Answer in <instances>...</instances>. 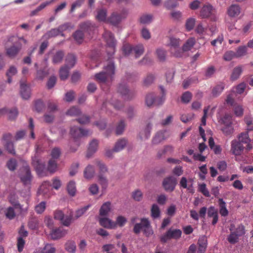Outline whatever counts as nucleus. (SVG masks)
I'll list each match as a JSON object with an SVG mask.
<instances>
[{"mask_svg": "<svg viewBox=\"0 0 253 253\" xmlns=\"http://www.w3.org/2000/svg\"><path fill=\"white\" fill-rule=\"evenodd\" d=\"M61 155V150L60 148L58 147H55L53 148L50 153V156L51 157V159L55 160L59 158Z\"/></svg>", "mask_w": 253, "mask_h": 253, "instance_id": "nucleus-58", "label": "nucleus"}, {"mask_svg": "<svg viewBox=\"0 0 253 253\" xmlns=\"http://www.w3.org/2000/svg\"><path fill=\"white\" fill-rule=\"evenodd\" d=\"M55 249L51 245H46L42 250H39L38 251L35 252L34 253H54Z\"/></svg>", "mask_w": 253, "mask_h": 253, "instance_id": "nucleus-48", "label": "nucleus"}, {"mask_svg": "<svg viewBox=\"0 0 253 253\" xmlns=\"http://www.w3.org/2000/svg\"><path fill=\"white\" fill-rule=\"evenodd\" d=\"M133 230L136 234H139L142 230L146 237L151 236L154 233L150 222L146 218H141L140 223L135 224Z\"/></svg>", "mask_w": 253, "mask_h": 253, "instance_id": "nucleus-3", "label": "nucleus"}, {"mask_svg": "<svg viewBox=\"0 0 253 253\" xmlns=\"http://www.w3.org/2000/svg\"><path fill=\"white\" fill-rule=\"evenodd\" d=\"M89 130L84 129L82 128L76 126H72L70 129V134L73 137L75 141L76 142L77 139L83 136H86L90 134Z\"/></svg>", "mask_w": 253, "mask_h": 253, "instance_id": "nucleus-11", "label": "nucleus"}, {"mask_svg": "<svg viewBox=\"0 0 253 253\" xmlns=\"http://www.w3.org/2000/svg\"><path fill=\"white\" fill-rule=\"evenodd\" d=\"M80 113V110L76 106L72 107L66 112V114L70 116H77L79 115Z\"/></svg>", "mask_w": 253, "mask_h": 253, "instance_id": "nucleus-52", "label": "nucleus"}, {"mask_svg": "<svg viewBox=\"0 0 253 253\" xmlns=\"http://www.w3.org/2000/svg\"><path fill=\"white\" fill-rule=\"evenodd\" d=\"M31 88L30 86L20 81V95L23 99L27 100L31 96Z\"/></svg>", "mask_w": 253, "mask_h": 253, "instance_id": "nucleus-18", "label": "nucleus"}, {"mask_svg": "<svg viewBox=\"0 0 253 253\" xmlns=\"http://www.w3.org/2000/svg\"><path fill=\"white\" fill-rule=\"evenodd\" d=\"M246 152V146L237 141V139H233L231 141L230 152L235 156H241L244 152Z\"/></svg>", "mask_w": 253, "mask_h": 253, "instance_id": "nucleus-10", "label": "nucleus"}, {"mask_svg": "<svg viewBox=\"0 0 253 253\" xmlns=\"http://www.w3.org/2000/svg\"><path fill=\"white\" fill-rule=\"evenodd\" d=\"M216 10L211 4H206L200 11V16L202 18L211 17L213 20H216Z\"/></svg>", "mask_w": 253, "mask_h": 253, "instance_id": "nucleus-6", "label": "nucleus"}, {"mask_svg": "<svg viewBox=\"0 0 253 253\" xmlns=\"http://www.w3.org/2000/svg\"><path fill=\"white\" fill-rule=\"evenodd\" d=\"M94 164L99 169L98 174L103 175L108 171L107 167L102 161L96 159L94 161Z\"/></svg>", "mask_w": 253, "mask_h": 253, "instance_id": "nucleus-27", "label": "nucleus"}, {"mask_svg": "<svg viewBox=\"0 0 253 253\" xmlns=\"http://www.w3.org/2000/svg\"><path fill=\"white\" fill-rule=\"evenodd\" d=\"M243 72V67L241 66H238L235 67L232 71L230 76L231 80L234 81L239 78Z\"/></svg>", "mask_w": 253, "mask_h": 253, "instance_id": "nucleus-30", "label": "nucleus"}, {"mask_svg": "<svg viewBox=\"0 0 253 253\" xmlns=\"http://www.w3.org/2000/svg\"><path fill=\"white\" fill-rule=\"evenodd\" d=\"M20 179L24 185L30 184L31 180L30 169L29 167H24L19 174Z\"/></svg>", "mask_w": 253, "mask_h": 253, "instance_id": "nucleus-12", "label": "nucleus"}, {"mask_svg": "<svg viewBox=\"0 0 253 253\" xmlns=\"http://www.w3.org/2000/svg\"><path fill=\"white\" fill-rule=\"evenodd\" d=\"M51 186V185L49 181L43 182L39 187L38 191V194H42L44 195L47 194Z\"/></svg>", "mask_w": 253, "mask_h": 253, "instance_id": "nucleus-34", "label": "nucleus"}, {"mask_svg": "<svg viewBox=\"0 0 253 253\" xmlns=\"http://www.w3.org/2000/svg\"><path fill=\"white\" fill-rule=\"evenodd\" d=\"M192 94L189 91H186L181 96V101L184 103H189L192 99Z\"/></svg>", "mask_w": 253, "mask_h": 253, "instance_id": "nucleus-64", "label": "nucleus"}, {"mask_svg": "<svg viewBox=\"0 0 253 253\" xmlns=\"http://www.w3.org/2000/svg\"><path fill=\"white\" fill-rule=\"evenodd\" d=\"M68 27V24H65L60 26L58 28L52 29L44 35V37L46 38H50L57 36L61 33L63 31L67 29Z\"/></svg>", "mask_w": 253, "mask_h": 253, "instance_id": "nucleus-14", "label": "nucleus"}, {"mask_svg": "<svg viewBox=\"0 0 253 253\" xmlns=\"http://www.w3.org/2000/svg\"><path fill=\"white\" fill-rule=\"evenodd\" d=\"M70 69L65 66L62 67L59 71V76L61 80L64 81L67 79L69 76Z\"/></svg>", "mask_w": 253, "mask_h": 253, "instance_id": "nucleus-41", "label": "nucleus"}, {"mask_svg": "<svg viewBox=\"0 0 253 253\" xmlns=\"http://www.w3.org/2000/svg\"><path fill=\"white\" fill-rule=\"evenodd\" d=\"M195 43V40L194 38L188 39L185 44L182 46V50L187 51L190 50L194 46Z\"/></svg>", "mask_w": 253, "mask_h": 253, "instance_id": "nucleus-42", "label": "nucleus"}, {"mask_svg": "<svg viewBox=\"0 0 253 253\" xmlns=\"http://www.w3.org/2000/svg\"><path fill=\"white\" fill-rule=\"evenodd\" d=\"M64 53L62 51H58L53 55L52 58V62L54 64L59 63L62 60Z\"/></svg>", "mask_w": 253, "mask_h": 253, "instance_id": "nucleus-43", "label": "nucleus"}, {"mask_svg": "<svg viewBox=\"0 0 253 253\" xmlns=\"http://www.w3.org/2000/svg\"><path fill=\"white\" fill-rule=\"evenodd\" d=\"M127 13L123 12L122 13L118 14L113 13L108 19V21L113 25H118L122 20L126 18Z\"/></svg>", "mask_w": 253, "mask_h": 253, "instance_id": "nucleus-15", "label": "nucleus"}, {"mask_svg": "<svg viewBox=\"0 0 253 253\" xmlns=\"http://www.w3.org/2000/svg\"><path fill=\"white\" fill-rule=\"evenodd\" d=\"M115 74V67L112 62L105 65L102 71L94 75L95 79L102 86L109 85L113 81Z\"/></svg>", "mask_w": 253, "mask_h": 253, "instance_id": "nucleus-1", "label": "nucleus"}, {"mask_svg": "<svg viewBox=\"0 0 253 253\" xmlns=\"http://www.w3.org/2000/svg\"><path fill=\"white\" fill-rule=\"evenodd\" d=\"M219 205V213L223 216H226L228 214V211L226 207V203L222 199L218 200Z\"/></svg>", "mask_w": 253, "mask_h": 253, "instance_id": "nucleus-38", "label": "nucleus"}, {"mask_svg": "<svg viewBox=\"0 0 253 253\" xmlns=\"http://www.w3.org/2000/svg\"><path fill=\"white\" fill-rule=\"evenodd\" d=\"M6 217L9 219H13L15 216V212L12 207H8L5 211Z\"/></svg>", "mask_w": 253, "mask_h": 253, "instance_id": "nucleus-57", "label": "nucleus"}, {"mask_svg": "<svg viewBox=\"0 0 253 253\" xmlns=\"http://www.w3.org/2000/svg\"><path fill=\"white\" fill-rule=\"evenodd\" d=\"M196 19L194 18H188L185 23V28L188 31L192 30L195 25Z\"/></svg>", "mask_w": 253, "mask_h": 253, "instance_id": "nucleus-56", "label": "nucleus"}, {"mask_svg": "<svg viewBox=\"0 0 253 253\" xmlns=\"http://www.w3.org/2000/svg\"><path fill=\"white\" fill-rule=\"evenodd\" d=\"M98 181L101 185L102 189L105 190L108 186V180L106 177L102 174H98Z\"/></svg>", "mask_w": 253, "mask_h": 253, "instance_id": "nucleus-55", "label": "nucleus"}, {"mask_svg": "<svg viewBox=\"0 0 253 253\" xmlns=\"http://www.w3.org/2000/svg\"><path fill=\"white\" fill-rule=\"evenodd\" d=\"M67 234V231L62 228H58L52 229L50 233V236L53 240H57Z\"/></svg>", "mask_w": 253, "mask_h": 253, "instance_id": "nucleus-21", "label": "nucleus"}, {"mask_svg": "<svg viewBox=\"0 0 253 253\" xmlns=\"http://www.w3.org/2000/svg\"><path fill=\"white\" fill-rule=\"evenodd\" d=\"M237 141L243 145L246 144V152L248 153L253 149V145L251 143V139L249 137L248 131L240 133L237 137Z\"/></svg>", "mask_w": 253, "mask_h": 253, "instance_id": "nucleus-8", "label": "nucleus"}, {"mask_svg": "<svg viewBox=\"0 0 253 253\" xmlns=\"http://www.w3.org/2000/svg\"><path fill=\"white\" fill-rule=\"evenodd\" d=\"M192 182L193 180L191 178L187 180L185 177H182L179 181V185L181 187L190 190L192 187Z\"/></svg>", "mask_w": 253, "mask_h": 253, "instance_id": "nucleus-31", "label": "nucleus"}, {"mask_svg": "<svg viewBox=\"0 0 253 253\" xmlns=\"http://www.w3.org/2000/svg\"><path fill=\"white\" fill-rule=\"evenodd\" d=\"M236 58H240L247 54V47L246 45L239 46L235 52Z\"/></svg>", "mask_w": 253, "mask_h": 253, "instance_id": "nucleus-40", "label": "nucleus"}, {"mask_svg": "<svg viewBox=\"0 0 253 253\" xmlns=\"http://www.w3.org/2000/svg\"><path fill=\"white\" fill-rule=\"evenodd\" d=\"M126 125L124 121L121 120L116 127V133L117 135H121L124 131Z\"/></svg>", "mask_w": 253, "mask_h": 253, "instance_id": "nucleus-60", "label": "nucleus"}, {"mask_svg": "<svg viewBox=\"0 0 253 253\" xmlns=\"http://www.w3.org/2000/svg\"><path fill=\"white\" fill-rule=\"evenodd\" d=\"M170 233V236L172 239H178L181 236L182 232L180 229H171L170 228L168 230Z\"/></svg>", "mask_w": 253, "mask_h": 253, "instance_id": "nucleus-47", "label": "nucleus"}, {"mask_svg": "<svg viewBox=\"0 0 253 253\" xmlns=\"http://www.w3.org/2000/svg\"><path fill=\"white\" fill-rule=\"evenodd\" d=\"M181 41L178 38L173 37L169 38V42L168 46L169 48L170 53L175 57H180L182 55V51L180 48Z\"/></svg>", "mask_w": 253, "mask_h": 253, "instance_id": "nucleus-5", "label": "nucleus"}, {"mask_svg": "<svg viewBox=\"0 0 253 253\" xmlns=\"http://www.w3.org/2000/svg\"><path fill=\"white\" fill-rule=\"evenodd\" d=\"M111 210V204L109 202L104 203L99 210V214L101 216H106Z\"/></svg>", "mask_w": 253, "mask_h": 253, "instance_id": "nucleus-29", "label": "nucleus"}, {"mask_svg": "<svg viewBox=\"0 0 253 253\" xmlns=\"http://www.w3.org/2000/svg\"><path fill=\"white\" fill-rule=\"evenodd\" d=\"M3 139L6 141L5 146L7 150V151L12 154H15V151L14 148V145L13 144L9 141V140H11L12 138V135L10 133H6L4 134L3 135Z\"/></svg>", "mask_w": 253, "mask_h": 253, "instance_id": "nucleus-19", "label": "nucleus"}, {"mask_svg": "<svg viewBox=\"0 0 253 253\" xmlns=\"http://www.w3.org/2000/svg\"><path fill=\"white\" fill-rule=\"evenodd\" d=\"M225 85L223 83H220L215 87L212 90L211 94L212 96L217 97L219 95L224 89Z\"/></svg>", "mask_w": 253, "mask_h": 253, "instance_id": "nucleus-37", "label": "nucleus"}, {"mask_svg": "<svg viewBox=\"0 0 253 253\" xmlns=\"http://www.w3.org/2000/svg\"><path fill=\"white\" fill-rule=\"evenodd\" d=\"M198 188L199 191L201 192L204 196L207 197H209L210 196L209 191L207 188L205 183L199 184Z\"/></svg>", "mask_w": 253, "mask_h": 253, "instance_id": "nucleus-63", "label": "nucleus"}, {"mask_svg": "<svg viewBox=\"0 0 253 253\" xmlns=\"http://www.w3.org/2000/svg\"><path fill=\"white\" fill-rule=\"evenodd\" d=\"M151 129L152 125L148 124L145 128L140 132L139 135L140 139L141 140L148 139L150 137Z\"/></svg>", "mask_w": 253, "mask_h": 253, "instance_id": "nucleus-32", "label": "nucleus"}, {"mask_svg": "<svg viewBox=\"0 0 253 253\" xmlns=\"http://www.w3.org/2000/svg\"><path fill=\"white\" fill-rule=\"evenodd\" d=\"M166 130H161L158 131L153 137L152 143L153 144L157 145L167 138L168 136L166 135Z\"/></svg>", "mask_w": 253, "mask_h": 253, "instance_id": "nucleus-20", "label": "nucleus"}, {"mask_svg": "<svg viewBox=\"0 0 253 253\" xmlns=\"http://www.w3.org/2000/svg\"><path fill=\"white\" fill-rule=\"evenodd\" d=\"M156 52L157 57L160 60H165L166 56V51L165 49L161 48H159L156 50Z\"/></svg>", "mask_w": 253, "mask_h": 253, "instance_id": "nucleus-61", "label": "nucleus"}, {"mask_svg": "<svg viewBox=\"0 0 253 253\" xmlns=\"http://www.w3.org/2000/svg\"><path fill=\"white\" fill-rule=\"evenodd\" d=\"M65 249L70 253H75L76 251V245L73 241H68L65 245Z\"/></svg>", "mask_w": 253, "mask_h": 253, "instance_id": "nucleus-50", "label": "nucleus"}, {"mask_svg": "<svg viewBox=\"0 0 253 253\" xmlns=\"http://www.w3.org/2000/svg\"><path fill=\"white\" fill-rule=\"evenodd\" d=\"M80 27L81 30L89 32L94 29L95 26V24H92L90 21H86L81 23Z\"/></svg>", "mask_w": 253, "mask_h": 253, "instance_id": "nucleus-36", "label": "nucleus"}, {"mask_svg": "<svg viewBox=\"0 0 253 253\" xmlns=\"http://www.w3.org/2000/svg\"><path fill=\"white\" fill-rule=\"evenodd\" d=\"M133 51L135 54L136 58H137L143 53L144 46L142 44H138L133 47Z\"/></svg>", "mask_w": 253, "mask_h": 253, "instance_id": "nucleus-53", "label": "nucleus"}, {"mask_svg": "<svg viewBox=\"0 0 253 253\" xmlns=\"http://www.w3.org/2000/svg\"><path fill=\"white\" fill-rule=\"evenodd\" d=\"M118 91L125 99H130L134 96L133 92L130 91L125 84L119 85Z\"/></svg>", "mask_w": 253, "mask_h": 253, "instance_id": "nucleus-16", "label": "nucleus"}, {"mask_svg": "<svg viewBox=\"0 0 253 253\" xmlns=\"http://www.w3.org/2000/svg\"><path fill=\"white\" fill-rule=\"evenodd\" d=\"M177 184V179L173 176H169L165 178L162 182V186L167 192L173 191Z\"/></svg>", "mask_w": 253, "mask_h": 253, "instance_id": "nucleus-9", "label": "nucleus"}, {"mask_svg": "<svg viewBox=\"0 0 253 253\" xmlns=\"http://www.w3.org/2000/svg\"><path fill=\"white\" fill-rule=\"evenodd\" d=\"M127 222V219L125 216L119 215L116 218L115 224V228L119 226L120 227L124 226Z\"/></svg>", "mask_w": 253, "mask_h": 253, "instance_id": "nucleus-49", "label": "nucleus"}, {"mask_svg": "<svg viewBox=\"0 0 253 253\" xmlns=\"http://www.w3.org/2000/svg\"><path fill=\"white\" fill-rule=\"evenodd\" d=\"M99 222L101 226L107 229H115V222L107 217H100L99 219Z\"/></svg>", "mask_w": 253, "mask_h": 253, "instance_id": "nucleus-22", "label": "nucleus"}, {"mask_svg": "<svg viewBox=\"0 0 253 253\" xmlns=\"http://www.w3.org/2000/svg\"><path fill=\"white\" fill-rule=\"evenodd\" d=\"M58 110L57 104L52 102H48L47 104L46 112L49 113L53 114Z\"/></svg>", "mask_w": 253, "mask_h": 253, "instance_id": "nucleus-51", "label": "nucleus"}, {"mask_svg": "<svg viewBox=\"0 0 253 253\" xmlns=\"http://www.w3.org/2000/svg\"><path fill=\"white\" fill-rule=\"evenodd\" d=\"M208 245L207 239L205 236L200 237L198 241V249L197 253H205Z\"/></svg>", "mask_w": 253, "mask_h": 253, "instance_id": "nucleus-23", "label": "nucleus"}, {"mask_svg": "<svg viewBox=\"0 0 253 253\" xmlns=\"http://www.w3.org/2000/svg\"><path fill=\"white\" fill-rule=\"evenodd\" d=\"M229 229L230 231V234L227 237L228 241L232 244L237 243L239 241V238L240 236H243L245 234V226L242 224H240L237 228L233 223L230 225Z\"/></svg>", "mask_w": 253, "mask_h": 253, "instance_id": "nucleus-4", "label": "nucleus"}, {"mask_svg": "<svg viewBox=\"0 0 253 253\" xmlns=\"http://www.w3.org/2000/svg\"><path fill=\"white\" fill-rule=\"evenodd\" d=\"M241 11L240 6L237 4H232L228 8L227 13L231 18L236 17L239 16Z\"/></svg>", "mask_w": 253, "mask_h": 253, "instance_id": "nucleus-17", "label": "nucleus"}, {"mask_svg": "<svg viewBox=\"0 0 253 253\" xmlns=\"http://www.w3.org/2000/svg\"><path fill=\"white\" fill-rule=\"evenodd\" d=\"M127 144V140L124 138L118 140L114 147V151L118 152L123 150Z\"/></svg>", "mask_w": 253, "mask_h": 253, "instance_id": "nucleus-25", "label": "nucleus"}, {"mask_svg": "<svg viewBox=\"0 0 253 253\" xmlns=\"http://www.w3.org/2000/svg\"><path fill=\"white\" fill-rule=\"evenodd\" d=\"M160 214V211L158 205L154 204L151 208V216L153 218L158 217Z\"/></svg>", "mask_w": 253, "mask_h": 253, "instance_id": "nucleus-59", "label": "nucleus"}, {"mask_svg": "<svg viewBox=\"0 0 253 253\" xmlns=\"http://www.w3.org/2000/svg\"><path fill=\"white\" fill-rule=\"evenodd\" d=\"M65 67L69 69L73 67L76 63V56L73 54H69L66 56Z\"/></svg>", "mask_w": 253, "mask_h": 253, "instance_id": "nucleus-33", "label": "nucleus"}, {"mask_svg": "<svg viewBox=\"0 0 253 253\" xmlns=\"http://www.w3.org/2000/svg\"><path fill=\"white\" fill-rule=\"evenodd\" d=\"M20 47L15 45L7 48L6 53L10 57H14L19 52Z\"/></svg>", "mask_w": 253, "mask_h": 253, "instance_id": "nucleus-44", "label": "nucleus"}, {"mask_svg": "<svg viewBox=\"0 0 253 253\" xmlns=\"http://www.w3.org/2000/svg\"><path fill=\"white\" fill-rule=\"evenodd\" d=\"M73 37L76 42L81 44L84 40V35L81 30H77L74 34Z\"/></svg>", "mask_w": 253, "mask_h": 253, "instance_id": "nucleus-46", "label": "nucleus"}, {"mask_svg": "<svg viewBox=\"0 0 253 253\" xmlns=\"http://www.w3.org/2000/svg\"><path fill=\"white\" fill-rule=\"evenodd\" d=\"M223 58L225 61H230L234 58H236L235 53L232 50L227 51L224 54Z\"/></svg>", "mask_w": 253, "mask_h": 253, "instance_id": "nucleus-62", "label": "nucleus"}, {"mask_svg": "<svg viewBox=\"0 0 253 253\" xmlns=\"http://www.w3.org/2000/svg\"><path fill=\"white\" fill-rule=\"evenodd\" d=\"M54 217L55 219L60 221L65 226H69L73 220V217L71 214L65 216L61 211H56L54 213Z\"/></svg>", "mask_w": 253, "mask_h": 253, "instance_id": "nucleus-7", "label": "nucleus"}, {"mask_svg": "<svg viewBox=\"0 0 253 253\" xmlns=\"http://www.w3.org/2000/svg\"><path fill=\"white\" fill-rule=\"evenodd\" d=\"M17 73L16 68L14 66H11L7 70L6 75L7 77V83L10 84L12 82V77Z\"/></svg>", "mask_w": 253, "mask_h": 253, "instance_id": "nucleus-39", "label": "nucleus"}, {"mask_svg": "<svg viewBox=\"0 0 253 253\" xmlns=\"http://www.w3.org/2000/svg\"><path fill=\"white\" fill-rule=\"evenodd\" d=\"M95 169L92 165H88L84 169V175L85 178L90 179L93 177L95 174Z\"/></svg>", "mask_w": 253, "mask_h": 253, "instance_id": "nucleus-26", "label": "nucleus"}, {"mask_svg": "<svg viewBox=\"0 0 253 253\" xmlns=\"http://www.w3.org/2000/svg\"><path fill=\"white\" fill-rule=\"evenodd\" d=\"M34 165L37 174L40 177L46 176L47 170L51 173H53L57 169V162L55 160L52 159L49 160L47 169H45L44 165L41 160L37 161L34 163Z\"/></svg>", "mask_w": 253, "mask_h": 253, "instance_id": "nucleus-2", "label": "nucleus"}, {"mask_svg": "<svg viewBox=\"0 0 253 253\" xmlns=\"http://www.w3.org/2000/svg\"><path fill=\"white\" fill-rule=\"evenodd\" d=\"M96 19L100 22H105L107 20V10L105 8L98 9L96 15Z\"/></svg>", "mask_w": 253, "mask_h": 253, "instance_id": "nucleus-35", "label": "nucleus"}, {"mask_svg": "<svg viewBox=\"0 0 253 253\" xmlns=\"http://www.w3.org/2000/svg\"><path fill=\"white\" fill-rule=\"evenodd\" d=\"M208 216L209 217H213L212 224L215 225L218 220V215L217 210L214 207H210L208 211Z\"/></svg>", "mask_w": 253, "mask_h": 253, "instance_id": "nucleus-24", "label": "nucleus"}, {"mask_svg": "<svg viewBox=\"0 0 253 253\" xmlns=\"http://www.w3.org/2000/svg\"><path fill=\"white\" fill-rule=\"evenodd\" d=\"M222 128L223 133L226 136L231 135L234 132V128L231 126V124L225 125Z\"/></svg>", "mask_w": 253, "mask_h": 253, "instance_id": "nucleus-54", "label": "nucleus"}, {"mask_svg": "<svg viewBox=\"0 0 253 253\" xmlns=\"http://www.w3.org/2000/svg\"><path fill=\"white\" fill-rule=\"evenodd\" d=\"M110 51L113 54L115 51L116 41L112 34L109 31H105L103 35Z\"/></svg>", "mask_w": 253, "mask_h": 253, "instance_id": "nucleus-13", "label": "nucleus"}, {"mask_svg": "<svg viewBox=\"0 0 253 253\" xmlns=\"http://www.w3.org/2000/svg\"><path fill=\"white\" fill-rule=\"evenodd\" d=\"M98 142L97 140L93 139L89 143L87 153V157L89 158L91 155L94 154L97 150Z\"/></svg>", "mask_w": 253, "mask_h": 253, "instance_id": "nucleus-28", "label": "nucleus"}, {"mask_svg": "<svg viewBox=\"0 0 253 253\" xmlns=\"http://www.w3.org/2000/svg\"><path fill=\"white\" fill-rule=\"evenodd\" d=\"M67 189L69 194L71 196H74L75 195L76 193V183L74 181H70L67 185Z\"/></svg>", "mask_w": 253, "mask_h": 253, "instance_id": "nucleus-45", "label": "nucleus"}]
</instances>
